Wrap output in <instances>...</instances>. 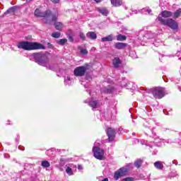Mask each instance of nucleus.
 <instances>
[{
	"instance_id": "1",
	"label": "nucleus",
	"mask_w": 181,
	"mask_h": 181,
	"mask_svg": "<svg viewBox=\"0 0 181 181\" xmlns=\"http://www.w3.org/2000/svg\"><path fill=\"white\" fill-rule=\"evenodd\" d=\"M34 15L37 18H42V21L45 25H50L53 21H56L57 19V16H59V11L56 10L55 13H53L52 11L47 10L45 11L42 7H40L35 10Z\"/></svg>"
},
{
	"instance_id": "2",
	"label": "nucleus",
	"mask_w": 181,
	"mask_h": 181,
	"mask_svg": "<svg viewBox=\"0 0 181 181\" xmlns=\"http://www.w3.org/2000/svg\"><path fill=\"white\" fill-rule=\"evenodd\" d=\"M18 49H23V50H45L46 47L42 44L36 42L23 41L18 44Z\"/></svg>"
},
{
	"instance_id": "3",
	"label": "nucleus",
	"mask_w": 181,
	"mask_h": 181,
	"mask_svg": "<svg viewBox=\"0 0 181 181\" xmlns=\"http://www.w3.org/2000/svg\"><path fill=\"white\" fill-rule=\"evenodd\" d=\"M33 59L35 61V63H37L40 66H43V67H46L47 64H49V57L47 54L43 52H35L32 54Z\"/></svg>"
},
{
	"instance_id": "4",
	"label": "nucleus",
	"mask_w": 181,
	"mask_h": 181,
	"mask_svg": "<svg viewBox=\"0 0 181 181\" xmlns=\"http://www.w3.org/2000/svg\"><path fill=\"white\" fill-rule=\"evenodd\" d=\"M148 94H152L156 100H160L165 97V89L163 87H155L148 90Z\"/></svg>"
},
{
	"instance_id": "5",
	"label": "nucleus",
	"mask_w": 181,
	"mask_h": 181,
	"mask_svg": "<svg viewBox=\"0 0 181 181\" xmlns=\"http://www.w3.org/2000/svg\"><path fill=\"white\" fill-rule=\"evenodd\" d=\"M158 19L159 22H160L161 25H163L164 26H168V28L173 30H177V29H179V24L173 18L165 20L162 17H158Z\"/></svg>"
},
{
	"instance_id": "6",
	"label": "nucleus",
	"mask_w": 181,
	"mask_h": 181,
	"mask_svg": "<svg viewBox=\"0 0 181 181\" xmlns=\"http://www.w3.org/2000/svg\"><path fill=\"white\" fill-rule=\"evenodd\" d=\"M128 172H129V169L125 167H122L115 172L114 179L118 180L120 177L127 176V175H128Z\"/></svg>"
},
{
	"instance_id": "7",
	"label": "nucleus",
	"mask_w": 181,
	"mask_h": 181,
	"mask_svg": "<svg viewBox=\"0 0 181 181\" xmlns=\"http://www.w3.org/2000/svg\"><path fill=\"white\" fill-rule=\"evenodd\" d=\"M93 156L99 160H103L104 159V150L97 147H93Z\"/></svg>"
},
{
	"instance_id": "8",
	"label": "nucleus",
	"mask_w": 181,
	"mask_h": 181,
	"mask_svg": "<svg viewBox=\"0 0 181 181\" xmlns=\"http://www.w3.org/2000/svg\"><path fill=\"white\" fill-rule=\"evenodd\" d=\"M86 71H87V67L86 66H78L74 71V74L76 77H83L86 75Z\"/></svg>"
},
{
	"instance_id": "9",
	"label": "nucleus",
	"mask_w": 181,
	"mask_h": 181,
	"mask_svg": "<svg viewBox=\"0 0 181 181\" xmlns=\"http://www.w3.org/2000/svg\"><path fill=\"white\" fill-rule=\"evenodd\" d=\"M115 135H117L115 129H113L112 127H108L107 130V136L108 137L109 142H112V141L115 139Z\"/></svg>"
},
{
	"instance_id": "10",
	"label": "nucleus",
	"mask_w": 181,
	"mask_h": 181,
	"mask_svg": "<svg viewBox=\"0 0 181 181\" xmlns=\"http://www.w3.org/2000/svg\"><path fill=\"white\" fill-rule=\"evenodd\" d=\"M58 18H59V16H57L56 21H52V25H53V23H54V26L55 29L57 30L62 31V30L63 29V23L57 21Z\"/></svg>"
},
{
	"instance_id": "11",
	"label": "nucleus",
	"mask_w": 181,
	"mask_h": 181,
	"mask_svg": "<svg viewBox=\"0 0 181 181\" xmlns=\"http://www.w3.org/2000/svg\"><path fill=\"white\" fill-rule=\"evenodd\" d=\"M17 10L18 8L16 6L9 8L6 12H4V16L10 15V16H11L12 15H15Z\"/></svg>"
},
{
	"instance_id": "12",
	"label": "nucleus",
	"mask_w": 181,
	"mask_h": 181,
	"mask_svg": "<svg viewBox=\"0 0 181 181\" xmlns=\"http://www.w3.org/2000/svg\"><path fill=\"white\" fill-rule=\"evenodd\" d=\"M127 46H128V44L124 43V42H116L115 44V49H117L118 50L125 49V47H127Z\"/></svg>"
},
{
	"instance_id": "13",
	"label": "nucleus",
	"mask_w": 181,
	"mask_h": 181,
	"mask_svg": "<svg viewBox=\"0 0 181 181\" xmlns=\"http://www.w3.org/2000/svg\"><path fill=\"white\" fill-rule=\"evenodd\" d=\"M98 12H99V13H101V15H103V16H108V9H107V8L103 7V8H97Z\"/></svg>"
},
{
	"instance_id": "14",
	"label": "nucleus",
	"mask_w": 181,
	"mask_h": 181,
	"mask_svg": "<svg viewBox=\"0 0 181 181\" xmlns=\"http://www.w3.org/2000/svg\"><path fill=\"white\" fill-rule=\"evenodd\" d=\"M87 37H88V39H90L91 40H95V39H97V34L95 33V32H88L86 34Z\"/></svg>"
},
{
	"instance_id": "15",
	"label": "nucleus",
	"mask_w": 181,
	"mask_h": 181,
	"mask_svg": "<svg viewBox=\"0 0 181 181\" xmlns=\"http://www.w3.org/2000/svg\"><path fill=\"white\" fill-rule=\"evenodd\" d=\"M154 166L158 170H163L164 166L161 161H156L154 163Z\"/></svg>"
},
{
	"instance_id": "16",
	"label": "nucleus",
	"mask_w": 181,
	"mask_h": 181,
	"mask_svg": "<svg viewBox=\"0 0 181 181\" xmlns=\"http://www.w3.org/2000/svg\"><path fill=\"white\" fill-rule=\"evenodd\" d=\"M172 15H173L172 11L165 10V11H163L161 12V16H163V18H170V16H172Z\"/></svg>"
},
{
	"instance_id": "17",
	"label": "nucleus",
	"mask_w": 181,
	"mask_h": 181,
	"mask_svg": "<svg viewBox=\"0 0 181 181\" xmlns=\"http://www.w3.org/2000/svg\"><path fill=\"white\" fill-rule=\"evenodd\" d=\"M113 66L114 67H115L116 69H118V67H119V64H121V59H119V58L118 57H115L113 59Z\"/></svg>"
},
{
	"instance_id": "18",
	"label": "nucleus",
	"mask_w": 181,
	"mask_h": 181,
	"mask_svg": "<svg viewBox=\"0 0 181 181\" xmlns=\"http://www.w3.org/2000/svg\"><path fill=\"white\" fill-rule=\"evenodd\" d=\"M102 42H112L114 40V37L112 35H109L107 37L101 38Z\"/></svg>"
},
{
	"instance_id": "19",
	"label": "nucleus",
	"mask_w": 181,
	"mask_h": 181,
	"mask_svg": "<svg viewBox=\"0 0 181 181\" xmlns=\"http://www.w3.org/2000/svg\"><path fill=\"white\" fill-rule=\"evenodd\" d=\"M117 40L118 42H124L127 40V36L119 34L118 35H117Z\"/></svg>"
},
{
	"instance_id": "20",
	"label": "nucleus",
	"mask_w": 181,
	"mask_h": 181,
	"mask_svg": "<svg viewBox=\"0 0 181 181\" xmlns=\"http://www.w3.org/2000/svg\"><path fill=\"white\" fill-rule=\"evenodd\" d=\"M89 105L92 108H97L98 107V100H92L89 102Z\"/></svg>"
},
{
	"instance_id": "21",
	"label": "nucleus",
	"mask_w": 181,
	"mask_h": 181,
	"mask_svg": "<svg viewBox=\"0 0 181 181\" xmlns=\"http://www.w3.org/2000/svg\"><path fill=\"white\" fill-rule=\"evenodd\" d=\"M113 6H121V1L119 0H110Z\"/></svg>"
},
{
	"instance_id": "22",
	"label": "nucleus",
	"mask_w": 181,
	"mask_h": 181,
	"mask_svg": "<svg viewBox=\"0 0 181 181\" xmlns=\"http://www.w3.org/2000/svg\"><path fill=\"white\" fill-rule=\"evenodd\" d=\"M134 166L137 168V169H139L141 166H142V160L138 159L134 162Z\"/></svg>"
},
{
	"instance_id": "23",
	"label": "nucleus",
	"mask_w": 181,
	"mask_h": 181,
	"mask_svg": "<svg viewBox=\"0 0 181 181\" xmlns=\"http://www.w3.org/2000/svg\"><path fill=\"white\" fill-rule=\"evenodd\" d=\"M57 45H60L61 46H64L66 43H67V39L63 38L60 39L58 42H57Z\"/></svg>"
},
{
	"instance_id": "24",
	"label": "nucleus",
	"mask_w": 181,
	"mask_h": 181,
	"mask_svg": "<svg viewBox=\"0 0 181 181\" xmlns=\"http://www.w3.org/2000/svg\"><path fill=\"white\" fill-rule=\"evenodd\" d=\"M41 166H42V168H50V163L47 160H43L41 163Z\"/></svg>"
},
{
	"instance_id": "25",
	"label": "nucleus",
	"mask_w": 181,
	"mask_h": 181,
	"mask_svg": "<svg viewBox=\"0 0 181 181\" xmlns=\"http://www.w3.org/2000/svg\"><path fill=\"white\" fill-rule=\"evenodd\" d=\"M62 36V33L59 32H55L52 33V37H54V39H59Z\"/></svg>"
},
{
	"instance_id": "26",
	"label": "nucleus",
	"mask_w": 181,
	"mask_h": 181,
	"mask_svg": "<svg viewBox=\"0 0 181 181\" xmlns=\"http://www.w3.org/2000/svg\"><path fill=\"white\" fill-rule=\"evenodd\" d=\"M65 172L69 175V176L73 175V169L70 167H67Z\"/></svg>"
},
{
	"instance_id": "27",
	"label": "nucleus",
	"mask_w": 181,
	"mask_h": 181,
	"mask_svg": "<svg viewBox=\"0 0 181 181\" xmlns=\"http://www.w3.org/2000/svg\"><path fill=\"white\" fill-rule=\"evenodd\" d=\"M180 13H181V8H179L178 10H177L175 13H174V18L175 19H177V18L180 16Z\"/></svg>"
},
{
	"instance_id": "28",
	"label": "nucleus",
	"mask_w": 181,
	"mask_h": 181,
	"mask_svg": "<svg viewBox=\"0 0 181 181\" xmlns=\"http://www.w3.org/2000/svg\"><path fill=\"white\" fill-rule=\"evenodd\" d=\"M79 36L82 40H86V35L83 34V33H80Z\"/></svg>"
},
{
	"instance_id": "29",
	"label": "nucleus",
	"mask_w": 181,
	"mask_h": 181,
	"mask_svg": "<svg viewBox=\"0 0 181 181\" xmlns=\"http://www.w3.org/2000/svg\"><path fill=\"white\" fill-rule=\"evenodd\" d=\"M81 54H88V51L86 49H82L81 50Z\"/></svg>"
},
{
	"instance_id": "30",
	"label": "nucleus",
	"mask_w": 181,
	"mask_h": 181,
	"mask_svg": "<svg viewBox=\"0 0 181 181\" xmlns=\"http://www.w3.org/2000/svg\"><path fill=\"white\" fill-rule=\"evenodd\" d=\"M123 181H134V177H128L123 179Z\"/></svg>"
},
{
	"instance_id": "31",
	"label": "nucleus",
	"mask_w": 181,
	"mask_h": 181,
	"mask_svg": "<svg viewBox=\"0 0 181 181\" xmlns=\"http://www.w3.org/2000/svg\"><path fill=\"white\" fill-rule=\"evenodd\" d=\"M114 91V88H110L107 89V93H111Z\"/></svg>"
},
{
	"instance_id": "32",
	"label": "nucleus",
	"mask_w": 181,
	"mask_h": 181,
	"mask_svg": "<svg viewBox=\"0 0 181 181\" xmlns=\"http://www.w3.org/2000/svg\"><path fill=\"white\" fill-rule=\"evenodd\" d=\"M69 42H71V43H73V42H74V39L73 38L72 36H69L68 37Z\"/></svg>"
},
{
	"instance_id": "33",
	"label": "nucleus",
	"mask_w": 181,
	"mask_h": 181,
	"mask_svg": "<svg viewBox=\"0 0 181 181\" xmlns=\"http://www.w3.org/2000/svg\"><path fill=\"white\" fill-rule=\"evenodd\" d=\"M51 1V2H52L53 4H59V2H60V0H49Z\"/></svg>"
},
{
	"instance_id": "34",
	"label": "nucleus",
	"mask_w": 181,
	"mask_h": 181,
	"mask_svg": "<svg viewBox=\"0 0 181 181\" xmlns=\"http://www.w3.org/2000/svg\"><path fill=\"white\" fill-rule=\"evenodd\" d=\"M78 170H83V165H78Z\"/></svg>"
},
{
	"instance_id": "35",
	"label": "nucleus",
	"mask_w": 181,
	"mask_h": 181,
	"mask_svg": "<svg viewBox=\"0 0 181 181\" xmlns=\"http://www.w3.org/2000/svg\"><path fill=\"white\" fill-rule=\"evenodd\" d=\"M96 4H100L101 2V0H93Z\"/></svg>"
},
{
	"instance_id": "36",
	"label": "nucleus",
	"mask_w": 181,
	"mask_h": 181,
	"mask_svg": "<svg viewBox=\"0 0 181 181\" xmlns=\"http://www.w3.org/2000/svg\"><path fill=\"white\" fill-rule=\"evenodd\" d=\"M47 46L48 47L52 48V44L50 42L47 43Z\"/></svg>"
},
{
	"instance_id": "37",
	"label": "nucleus",
	"mask_w": 181,
	"mask_h": 181,
	"mask_svg": "<svg viewBox=\"0 0 181 181\" xmlns=\"http://www.w3.org/2000/svg\"><path fill=\"white\" fill-rule=\"evenodd\" d=\"M102 181H108V178H105Z\"/></svg>"
},
{
	"instance_id": "38",
	"label": "nucleus",
	"mask_w": 181,
	"mask_h": 181,
	"mask_svg": "<svg viewBox=\"0 0 181 181\" xmlns=\"http://www.w3.org/2000/svg\"><path fill=\"white\" fill-rule=\"evenodd\" d=\"M32 0H26V2H31Z\"/></svg>"
},
{
	"instance_id": "39",
	"label": "nucleus",
	"mask_w": 181,
	"mask_h": 181,
	"mask_svg": "<svg viewBox=\"0 0 181 181\" xmlns=\"http://www.w3.org/2000/svg\"><path fill=\"white\" fill-rule=\"evenodd\" d=\"M60 160H61V162H63V158H61Z\"/></svg>"
}]
</instances>
